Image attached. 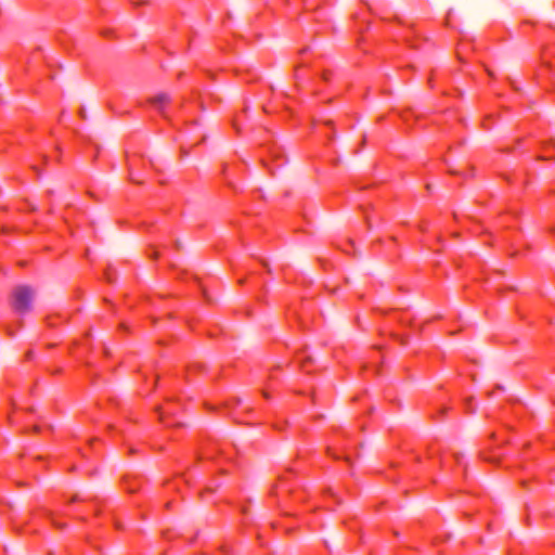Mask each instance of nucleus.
I'll use <instances>...</instances> for the list:
<instances>
[{"mask_svg":"<svg viewBox=\"0 0 555 555\" xmlns=\"http://www.w3.org/2000/svg\"><path fill=\"white\" fill-rule=\"evenodd\" d=\"M36 289L30 285L21 284L13 288L11 306L18 314H26L33 310Z\"/></svg>","mask_w":555,"mask_h":555,"instance_id":"obj_1","label":"nucleus"},{"mask_svg":"<svg viewBox=\"0 0 555 555\" xmlns=\"http://www.w3.org/2000/svg\"><path fill=\"white\" fill-rule=\"evenodd\" d=\"M170 101L171 96L167 92H158L149 99V102L163 115H165V108Z\"/></svg>","mask_w":555,"mask_h":555,"instance_id":"obj_2","label":"nucleus"},{"mask_svg":"<svg viewBox=\"0 0 555 555\" xmlns=\"http://www.w3.org/2000/svg\"><path fill=\"white\" fill-rule=\"evenodd\" d=\"M176 246H177L178 248H181V247H182V242H181L180 240H177V241H176Z\"/></svg>","mask_w":555,"mask_h":555,"instance_id":"obj_3","label":"nucleus"},{"mask_svg":"<svg viewBox=\"0 0 555 555\" xmlns=\"http://www.w3.org/2000/svg\"><path fill=\"white\" fill-rule=\"evenodd\" d=\"M262 264L264 266V268H269V266H268V262H267V261L262 260ZM268 270L270 271V269H268Z\"/></svg>","mask_w":555,"mask_h":555,"instance_id":"obj_4","label":"nucleus"},{"mask_svg":"<svg viewBox=\"0 0 555 555\" xmlns=\"http://www.w3.org/2000/svg\"><path fill=\"white\" fill-rule=\"evenodd\" d=\"M39 429H40V428H39V426H34V427H33V430H34V431H39Z\"/></svg>","mask_w":555,"mask_h":555,"instance_id":"obj_5","label":"nucleus"},{"mask_svg":"<svg viewBox=\"0 0 555 555\" xmlns=\"http://www.w3.org/2000/svg\"><path fill=\"white\" fill-rule=\"evenodd\" d=\"M34 170H36L38 173H40V170L37 169V167H33Z\"/></svg>","mask_w":555,"mask_h":555,"instance_id":"obj_6","label":"nucleus"}]
</instances>
